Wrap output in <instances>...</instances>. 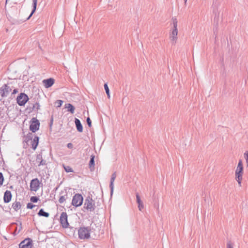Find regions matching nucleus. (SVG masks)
Returning a JSON list of instances; mask_svg holds the SVG:
<instances>
[{"label":"nucleus","mask_w":248,"mask_h":248,"mask_svg":"<svg viewBox=\"0 0 248 248\" xmlns=\"http://www.w3.org/2000/svg\"><path fill=\"white\" fill-rule=\"evenodd\" d=\"M84 208L90 211H93L94 210V202L90 197L88 196L85 199Z\"/></svg>","instance_id":"20e7f679"},{"label":"nucleus","mask_w":248,"mask_h":248,"mask_svg":"<svg viewBox=\"0 0 248 248\" xmlns=\"http://www.w3.org/2000/svg\"><path fill=\"white\" fill-rule=\"evenodd\" d=\"M243 170V166L242 160H239L236 170L235 172V179L238 182L239 186H241V180L242 179V174Z\"/></svg>","instance_id":"f03ea898"},{"label":"nucleus","mask_w":248,"mask_h":248,"mask_svg":"<svg viewBox=\"0 0 248 248\" xmlns=\"http://www.w3.org/2000/svg\"><path fill=\"white\" fill-rule=\"evenodd\" d=\"M19 248H31V240L30 239H25L19 245Z\"/></svg>","instance_id":"9b49d317"},{"label":"nucleus","mask_w":248,"mask_h":248,"mask_svg":"<svg viewBox=\"0 0 248 248\" xmlns=\"http://www.w3.org/2000/svg\"><path fill=\"white\" fill-rule=\"evenodd\" d=\"M87 123L89 127H91L92 126V121L89 117H88L87 119Z\"/></svg>","instance_id":"c85d7f7f"},{"label":"nucleus","mask_w":248,"mask_h":248,"mask_svg":"<svg viewBox=\"0 0 248 248\" xmlns=\"http://www.w3.org/2000/svg\"><path fill=\"white\" fill-rule=\"evenodd\" d=\"M64 169L65 171L67 172H73V169L70 166H64Z\"/></svg>","instance_id":"393cba45"},{"label":"nucleus","mask_w":248,"mask_h":248,"mask_svg":"<svg viewBox=\"0 0 248 248\" xmlns=\"http://www.w3.org/2000/svg\"><path fill=\"white\" fill-rule=\"evenodd\" d=\"M67 146L68 148L72 149L73 147V145L72 143H69L67 144Z\"/></svg>","instance_id":"f704fd0d"},{"label":"nucleus","mask_w":248,"mask_h":248,"mask_svg":"<svg viewBox=\"0 0 248 248\" xmlns=\"http://www.w3.org/2000/svg\"><path fill=\"white\" fill-rule=\"evenodd\" d=\"M116 177V172H114L112 175L110 179V185L109 187L110 188V194L111 195H112L114 190V182L115 181V179Z\"/></svg>","instance_id":"ddd939ff"},{"label":"nucleus","mask_w":248,"mask_h":248,"mask_svg":"<svg viewBox=\"0 0 248 248\" xmlns=\"http://www.w3.org/2000/svg\"><path fill=\"white\" fill-rule=\"evenodd\" d=\"M244 157L246 159V163H247V165L248 166V151H246L244 153Z\"/></svg>","instance_id":"cd10ccee"},{"label":"nucleus","mask_w":248,"mask_h":248,"mask_svg":"<svg viewBox=\"0 0 248 248\" xmlns=\"http://www.w3.org/2000/svg\"><path fill=\"white\" fill-rule=\"evenodd\" d=\"M11 198H12V194H11V192L9 190H6L5 192L4 195V197H3L4 202L6 203L9 202L11 201Z\"/></svg>","instance_id":"4468645a"},{"label":"nucleus","mask_w":248,"mask_h":248,"mask_svg":"<svg viewBox=\"0 0 248 248\" xmlns=\"http://www.w3.org/2000/svg\"><path fill=\"white\" fill-rule=\"evenodd\" d=\"M37 3V0H32L33 10H32L31 15H30L29 17L28 18V19H29V18L32 15V14L35 11L36 9Z\"/></svg>","instance_id":"4be33fe9"},{"label":"nucleus","mask_w":248,"mask_h":248,"mask_svg":"<svg viewBox=\"0 0 248 248\" xmlns=\"http://www.w3.org/2000/svg\"><path fill=\"white\" fill-rule=\"evenodd\" d=\"M38 215L39 216H43L45 217H49V213L46 212L44 211L43 209H41L39 212L38 213Z\"/></svg>","instance_id":"412c9836"},{"label":"nucleus","mask_w":248,"mask_h":248,"mask_svg":"<svg viewBox=\"0 0 248 248\" xmlns=\"http://www.w3.org/2000/svg\"><path fill=\"white\" fill-rule=\"evenodd\" d=\"M8 0H6V4L7 3Z\"/></svg>","instance_id":"4c0bfd02"},{"label":"nucleus","mask_w":248,"mask_h":248,"mask_svg":"<svg viewBox=\"0 0 248 248\" xmlns=\"http://www.w3.org/2000/svg\"><path fill=\"white\" fill-rule=\"evenodd\" d=\"M67 194H65V195L61 196L59 200V202L61 203H63L65 201V197H67Z\"/></svg>","instance_id":"b1692460"},{"label":"nucleus","mask_w":248,"mask_h":248,"mask_svg":"<svg viewBox=\"0 0 248 248\" xmlns=\"http://www.w3.org/2000/svg\"><path fill=\"white\" fill-rule=\"evenodd\" d=\"M42 159V155H38L36 158V161L38 162H40V161Z\"/></svg>","instance_id":"72a5a7b5"},{"label":"nucleus","mask_w":248,"mask_h":248,"mask_svg":"<svg viewBox=\"0 0 248 248\" xmlns=\"http://www.w3.org/2000/svg\"><path fill=\"white\" fill-rule=\"evenodd\" d=\"M83 198L81 194H76L73 197L72 202L73 205L76 207H78L82 205Z\"/></svg>","instance_id":"39448f33"},{"label":"nucleus","mask_w":248,"mask_h":248,"mask_svg":"<svg viewBox=\"0 0 248 248\" xmlns=\"http://www.w3.org/2000/svg\"><path fill=\"white\" fill-rule=\"evenodd\" d=\"M94 156L92 155L89 162V168L91 171L94 170Z\"/></svg>","instance_id":"6ab92c4d"},{"label":"nucleus","mask_w":248,"mask_h":248,"mask_svg":"<svg viewBox=\"0 0 248 248\" xmlns=\"http://www.w3.org/2000/svg\"><path fill=\"white\" fill-rule=\"evenodd\" d=\"M39 121L33 118L30 126V129L32 132H35L39 129Z\"/></svg>","instance_id":"9d476101"},{"label":"nucleus","mask_w":248,"mask_h":248,"mask_svg":"<svg viewBox=\"0 0 248 248\" xmlns=\"http://www.w3.org/2000/svg\"><path fill=\"white\" fill-rule=\"evenodd\" d=\"M18 92V91L17 89H14L12 92V94H16Z\"/></svg>","instance_id":"c9c22d12"},{"label":"nucleus","mask_w":248,"mask_h":248,"mask_svg":"<svg viewBox=\"0 0 248 248\" xmlns=\"http://www.w3.org/2000/svg\"><path fill=\"white\" fill-rule=\"evenodd\" d=\"M62 101L58 100L55 102V105L57 106V107H60L62 105Z\"/></svg>","instance_id":"bb28decb"},{"label":"nucleus","mask_w":248,"mask_h":248,"mask_svg":"<svg viewBox=\"0 0 248 248\" xmlns=\"http://www.w3.org/2000/svg\"><path fill=\"white\" fill-rule=\"evenodd\" d=\"M65 108H68V111L71 114H73L74 113L75 108L72 104L69 103L66 104L65 105Z\"/></svg>","instance_id":"a211bd4d"},{"label":"nucleus","mask_w":248,"mask_h":248,"mask_svg":"<svg viewBox=\"0 0 248 248\" xmlns=\"http://www.w3.org/2000/svg\"><path fill=\"white\" fill-rule=\"evenodd\" d=\"M60 222L63 228H67L69 226L67 221V215L65 212H62L60 216Z\"/></svg>","instance_id":"1a4fd4ad"},{"label":"nucleus","mask_w":248,"mask_h":248,"mask_svg":"<svg viewBox=\"0 0 248 248\" xmlns=\"http://www.w3.org/2000/svg\"><path fill=\"white\" fill-rule=\"evenodd\" d=\"M34 206H35V205L32 204V203H28L27 204V208H29V209H32Z\"/></svg>","instance_id":"c756f323"},{"label":"nucleus","mask_w":248,"mask_h":248,"mask_svg":"<svg viewBox=\"0 0 248 248\" xmlns=\"http://www.w3.org/2000/svg\"><path fill=\"white\" fill-rule=\"evenodd\" d=\"M40 182L37 178L32 179L30 183V190L33 191H37L40 187Z\"/></svg>","instance_id":"0eeeda50"},{"label":"nucleus","mask_w":248,"mask_h":248,"mask_svg":"<svg viewBox=\"0 0 248 248\" xmlns=\"http://www.w3.org/2000/svg\"><path fill=\"white\" fill-rule=\"evenodd\" d=\"M136 200H137V202L138 203L139 209L140 211H141L144 208V205H143V203L141 202V201L140 200V198L138 194H136Z\"/></svg>","instance_id":"dca6fc26"},{"label":"nucleus","mask_w":248,"mask_h":248,"mask_svg":"<svg viewBox=\"0 0 248 248\" xmlns=\"http://www.w3.org/2000/svg\"><path fill=\"white\" fill-rule=\"evenodd\" d=\"M75 123L77 130L79 132H82L83 131V127L79 120L75 118Z\"/></svg>","instance_id":"2eb2a0df"},{"label":"nucleus","mask_w":248,"mask_h":248,"mask_svg":"<svg viewBox=\"0 0 248 248\" xmlns=\"http://www.w3.org/2000/svg\"><path fill=\"white\" fill-rule=\"evenodd\" d=\"M0 91L2 97H6L12 91V88L9 84H4L0 88Z\"/></svg>","instance_id":"423d86ee"},{"label":"nucleus","mask_w":248,"mask_h":248,"mask_svg":"<svg viewBox=\"0 0 248 248\" xmlns=\"http://www.w3.org/2000/svg\"><path fill=\"white\" fill-rule=\"evenodd\" d=\"M39 138L37 136L35 137L32 141H31L32 148L35 150L38 144Z\"/></svg>","instance_id":"f3484780"},{"label":"nucleus","mask_w":248,"mask_h":248,"mask_svg":"<svg viewBox=\"0 0 248 248\" xmlns=\"http://www.w3.org/2000/svg\"><path fill=\"white\" fill-rule=\"evenodd\" d=\"M38 200V198L36 196H32L30 199V201L32 202H36Z\"/></svg>","instance_id":"a878e982"},{"label":"nucleus","mask_w":248,"mask_h":248,"mask_svg":"<svg viewBox=\"0 0 248 248\" xmlns=\"http://www.w3.org/2000/svg\"><path fill=\"white\" fill-rule=\"evenodd\" d=\"M28 99V96L26 94L21 93L17 97V102L19 106H24Z\"/></svg>","instance_id":"6e6552de"},{"label":"nucleus","mask_w":248,"mask_h":248,"mask_svg":"<svg viewBox=\"0 0 248 248\" xmlns=\"http://www.w3.org/2000/svg\"><path fill=\"white\" fill-rule=\"evenodd\" d=\"M227 248H233L232 244L230 241H229L227 243Z\"/></svg>","instance_id":"473e14b6"},{"label":"nucleus","mask_w":248,"mask_h":248,"mask_svg":"<svg viewBox=\"0 0 248 248\" xmlns=\"http://www.w3.org/2000/svg\"><path fill=\"white\" fill-rule=\"evenodd\" d=\"M90 231L89 227H81L78 230V237L80 239H87L90 237Z\"/></svg>","instance_id":"7ed1b4c3"},{"label":"nucleus","mask_w":248,"mask_h":248,"mask_svg":"<svg viewBox=\"0 0 248 248\" xmlns=\"http://www.w3.org/2000/svg\"><path fill=\"white\" fill-rule=\"evenodd\" d=\"M43 83L44 86L46 88H48L52 86L54 83V79L52 78H50L46 79H44L43 80Z\"/></svg>","instance_id":"f8f14e48"},{"label":"nucleus","mask_w":248,"mask_h":248,"mask_svg":"<svg viewBox=\"0 0 248 248\" xmlns=\"http://www.w3.org/2000/svg\"><path fill=\"white\" fill-rule=\"evenodd\" d=\"M171 20L173 27L170 30L169 36L170 41L173 43H176L178 38V21L175 17H172Z\"/></svg>","instance_id":"f257e3e1"},{"label":"nucleus","mask_w":248,"mask_h":248,"mask_svg":"<svg viewBox=\"0 0 248 248\" xmlns=\"http://www.w3.org/2000/svg\"><path fill=\"white\" fill-rule=\"evenodd\" d=\"M184 0V2H185V4L186 5V2H187V0Z\"/></svg>","instance_id":"e433bc0d"},{"label":"nucleus","mask_w":248,"mask_h":248,"mask_svg":"<svg viewBox=\"0 0 248 248\" xmlns=\"http://www.w3.org/2000/svg\"><path fill=\"white\" fill-rule=\"evenodd\" d=\"M21 204L20 202H16L13 203L12 208L15 210L17 211L21 208Z\"/></svg>","instance_id":"aec40b11"},{"label":"nucleus","mask_w":248,"mask_h":248,"mask_svg":"<svg viewBox=\"0 0 248 248\" xmlns=\"http://www.w3.org/2000/svg\"><path fill=\"white\" fill-rule=\"evenodd\" d=\"M46 164V161L43 159L41 160L40 162H39V166H43V165H45Z\"/></svg>","instance_id":"2f4dec72"},{"label":"nucleus","mask_w":248,"mask_h":248,"mask_svg":"<svg viewBox=\"0 0 248 248\" xmlns=\"http://www.w3.org/2000/svg\"><path fill=\"white\" fill-rule=\"evenodd\" d=\"M3 177L2 174L0 172V185H1L3 184Z\"/></svg>","instance_id":"7c9ffc66"},{"label":"nucleus","mask_w":248,"mask_h":248,"mask_svg":"<svg viewBox=\"0 0 248 248\" xmlns=\"http://www.w3.org/2000/svg\"><path fill=\"white\" fill-rule=\"evenodd\" d=\"M104 88H105V91L106 92V93L107 94L108 97V98H110V93H109V90L108 87L107 83L105 84Z\"/></svg>","instance_id":"5701e85b"}]
</instances>
